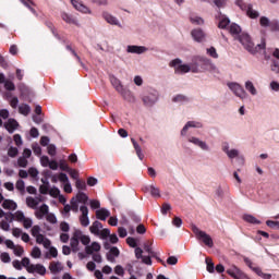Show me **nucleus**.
<instances>
[{
    "label": "nucleus",
    "mask_w": 279,
    "mask_h": 279,
    "mask_svg": "<svg viewBox=\"0 0 279 279\" xmlns=\"http://www.w3.org/2000/svg\"><path fill=\"white\" fill-rule=\"evenodd\" d=\"M239 40L241 45H243L244 49H246V51H248V53H252L253 56L258 53L259 51L265 50L266 47L265 41H262L255 47L254 43L252 41V37H250V35L245 33L239 36Z\"/></svg>",
    "instance_id": "1"
},
{
    "label": "nucleus",
    "mask_w": 279,
    "mask_h": 279,
    "mask_svg": "<svg viewBox=\"0 0 279 279\" xmlns=\"http://www.w3.org/2000/svg\"><path fill=\"white\" fill-rule=\"evenodd\" d=\"M110 82L113 88L117 90V93L122 95L124 99H126L128 101H132V99H134L132 92H130L129 89H125L121 84V81L117 78V76H110Z\"/></svg>",
    "instance_id": "2"
},
{
    "label": "nucleus",
    "mask_w": 279,
    "mask_h": 279,
    "mask_svg": "<svg viewBox=\"0 0 279 279\" xmlns=\"http://www.w3.org/2000/svg\"><path fill=\"white\" fill-rule=\"evenodd\" d=\"M89 232L94 234V236H99V239L106 240L110 236V229H104V225L98 220L94 221L89 227Z\"/></svg>",
    "instance_id": "3"
},
{
    "label": "nucleus",
    "mask_w": 279,
    "mask_h": 279,
    "mask_svg": "<svg viewBox=\"0 0 279 279\" xmlns=\"http://www.w3.org/2000/svg\"><path fill=\"white\" fill-rule=\"evenodd\" d=\"M192 231L194 232L196 239L198 241L204 242L207 247H213L215 243L213 242V238L208 235L205 231L199 230L196 226H192Z\"/></svg>",
    "instance_id": "4"
},
{
    "label": "nucleus",
    "mask_w": 279,
    "mask_h": 279,
    "mask_svg": "<svg viewBox=\"0 0 279 279\" xmlns=\"http://www.w3.org/2000/svg\"><path fill=\"white\" fill-rule=\"evenodd\" d=\"M198 60L204 71H209V73L219 74V68L215 65V63H213L210 59L202 57Z\"/></svg>",
    "instance_id": "5"
},
{
    "label": "nucleus",
    "mask_w": 279,
    "mask_h": 279,
    "mask_svg": "<svg viewBox=\"0 0 279 279\" xmlns=\"http://www.w3.org/2000/svg\"><path fill=\"white\" fill-rule=\"evenodd\" d=\"M228 86L232 93H234L235 97H240V99H245L247 97V92L243 89L239 83H228Z\"/></svg>",
    "instance_id": "6"
},
{
    "label": "nucleus",
    "mask_w": 279,
    "mask_h": 279,
    "mask_svg": "<svg viewBox=\"0 0 279 279\" xmlns=\"http://www.w3.org/2000/svg\"><path fill=\"white\" fill-rule=\"evenodd\" d=\"M170 66L175 68V73H189V71H191V65L182 64V61L180 59L172 60L170 62Z\"/></svg>",
    "instance_id": "7"
},
{
    "label": "nucleus",
    "mask_w": 279,
    "mask_h": 279,
    "mask_svg": "<svg viewBox=\"0 0 279 279\" xmlns=\"http://www.w3.org/2000/svg\"><path fill=\"white\" fill-rule=\"evenodd\" d=\"M80 210L82 213L80 217L81 226H83V228H88V226H90V219H88V207L81 206Z\"/></svg>",
    "instance_id": "8"
},
{
    "label": "nucleus",
    "mask_w": 279,
    "mask_h": 279,
    "mask_svg": "<svg viewBox=\"0 0 279 279\" xmlns=\"http://www.w3.org/2000/svg\"><path fill=\"white\" fill-rule=\"evenodd\" d=\"M70 245L72 247V252H80V230L76 229L73 232V235L71 238Z\"/></svg>",
    "instance_id": "9"
},
{
    "label": "nucleus",
    "mask_w": 279,
    "mask_h": 279,
    "mask_svg": "<svg viewBox=\"0 0 279 279\" xmlns=\"http://www.w3.org/2000/svg\"><path fill=\"white\" fill-rule=\"evenodd\" d=\"M43 202V196H37V197H32L28 196L26 197V206L28 208H32L33 210H36L38 208V204Z\"/></svg>",
    "instance_id": "10"
},
{
    "label": "nucleus",
    "mask_w": 279,
    "mask_h": 279,
    "mask_svg": "<svg viewBox=\"0 0 279 279\" xmlns=\"http://www.w3.org/2000/svg\"><path fill=\"white\" fill-rule=\"evenodd\" d=\"M49 215V205L43 204L39 208L35 211L36 219H45Z\"/></svg>",
    "instance_id": "11"
},
{
    "label": "nucleus",
    "mask_w": 279,
    "mask_h": 279,
    "mask_svg": "<svg viewBox=\"0 0 279 279\" xmlns=\"http://www.w3.org/2000/svg\"><path fill=\"white\" fill-rule=\"evenodd\" d=\"M4 128L9 132V134H14V132H16V130H19V122L15 119L10 118L4 123Z\"/></svg>",
    "instance_id": "12"
},
{
    "label": "nucleus",
    "mask_w": 279,
    "mask_h": 279,
    "mask_svg": "<svg viewBox=\"0 0 279 279\" xmlns=\"http://www.w3.org/2000/svg\"><path fill=\"white\" fill-rule=\"evenodd\" d=\"M28 274H39V276H45L47 274V268L41 264L32 265L28 267Z\"/></svg>",
    "instance_id": "13"
},
{
    "label": "nucleus",
    "mask_w": 279,
    "mask_h": 279,
    "mask_svg": "<svg viewBox=\"0 0 279 279\" xmlns=\"http://www.w3.org/2000/svg\"><path fill=\"white\" fill-rule=\"evenodd\" d=\"M25 214H23V211L17 210L14 215L9 214L5 216V219L10 221V223H12V221H19L20 223L23 222V220L25 219Z\"/></svg>",
    "instance_id": "14"
},
{
    "label": "nucleus",
    "mask_w": 279,
    "mask_h": 279,
    "mask_svg": "<svg viewBox=\"0 0 279 279\" xmlns=\"http://www.w3.org/2000/svg\"><path fill=\"white\" fill-rule=\"evenodd\" d=\"M119 254H121V252L117 246L111 247L106 255L107 260H109V263H117L116 259L119 258Z\"/></svg>",
    "instance_id": "15"
},
{
    "label": "nucleus",
    "mask_w": 279,
    "mask_h": 279,
    "mask_svg": "<svg viewBox=\"0 0 279 279\" xmlns=\"http://www.w3.org/2000/svg\"><path fill=\"white\" fill-rule=\"evenodd\" d=\"M191 36L196 43H203L204 38H206V33L201 28H196L191 32Z\"/></svg>",
    "instance_id": "16"
},
{
    "label": "nucleus",
    "mask_w": 279,
    "mask_h": 279,
    "mask_svg": "<svg viewBox=\"0 0 279 279\" xmlns=\"http://www.w3.org/2000/svg\"><path fill=\"white\" fill-rule=\"evenodd\" d=\"M35 239H36V243H38V245H43L46 250H49V247H51V241L45 238L43 233L37 235Z\"/></svg>",
    "instance_id": "17"
},
{
    "label": "nucleus",
    "mask_w": 279,
    "mask_h": 279,
    "mask_svg": "<svg viewBox=\"0 0 279 279\" xmlns=\"http://www.w3.org/2000/svg\"><path fill=\"white\" fill-rule=\"evenodd\" d=\"M101 251V244L99 242H93L90 245H87L85 247V253L90 255L95 254V252H100Z\"/></svg>",
    "instance_id": "18"
},
{
    "label": "nucleus",
    "mask_w": 279,
    "mask_h": 279,
    "mask_svg": "<svg viewBox=\"0 0 279 279\" xmlns=\"http://www.w3.org/2000/svg\"><path fill=\"white\" fill-rule=\"evenodd\" d=\"M189 142L193 143V145H196L197 147H199L204 151H208V144H206V142H204V141L197 138V137H191L189 140Z\"/></svg>",
    "instance_id": "19"
},
{
    "label": "nucleus",
    "mask_w": 279,
    "mask_h": 279,
    "mask_svg": "<svg viewBox=\"0 0 279 279\" xmlns=\"http://www.w3.org/2000/svg\"><path fill=\"white\" fill-rule=\"evenodd\" d=\"M2 208H4V210H16V208H19V205H16V202L12 199L4 198V201H2Z\"/></svg>",
    "instance_id": "20"
},
{
    "label": "nucleus",
    "mask_w": 279,
    "mask_h": 279,
    "mask_svg": "<svg viewBox=\"0 0 279 279\" xmlns=\"http://www.w3.org/2000/svg\"><path fill=\"white\" fill-rule=\"evenodd\" d=\"M51 182L53 184H57L58 182H68V175L66 173H63V172H60V173H57V174H53L51 177Z\"/></svg>",
    "instance_id": "21"
},
{
    "label": "nucleus",
    "mask_w": 279,
    "mask_h": 279,
    "mask_svg": "<svg viewBox=\"0 0 279 279\" xmlns=\"http://www.w3.org/2000/svg\"><path fill=\"white\" fill-rule=\"evenodd\" d=\"M96 217L100 221H106L107 217H110V210H108L106 208H100V209L96 210Z\"/></svg>",
    "instance_id": "22"
},
{
    "label": "nucleus",
    "mask_w": 279,
    "mask_h": 279,
    "mask_svg": "<svg viewBox=\"0 0 279 279\" xmlns=\"http://www.w3.org/2000/svg\"><path fill=\"white\" fill-rule=\"evenodd\" d=\"M131 143L136 151V156L140 158V160H143L145 155L143 154V149L141 148V145H138V142H136L134 138H131Z\"/></svg>",
    "instance_id": "23"
},
{
    "label": "nucleus",
    "mask_w": 279,
    "mask_h": 279,
    "mask_svg": "<svg viewBox=\"0 0 279 279\" xmlns=\"http://www.w3.org/2000/svg\"><path fill=\"white\" fill-rule=\"evenodd\" d=\"M145 51H147V49L145 48V46H129L128 47V52L129 53H145Z\"/></svg>",
    "instance_id": "24"
},
{
    "label": "nucleus",
    "mask_w": 279,
    "mask_h": 279,
    "mask_svg": "<svg viewBox=\"0 0 279 279\" xmlns=\"http://www.w3.org/2000/svg\"><path fill=\"white\" fill-rule=\"evenodd\" d=\"M189 128H202V123L195 121L187 122L181 131L182 136L186 135Z\"/></svg>",
    "instance_id": "25"
},
{
    "label": "nucleus",
    "mask_w": 279,
    "mask_h": 279,
    "mask_svg": "<svg viewBox=\"0 0 279 279\" xmlns=\"http://www.w3.org/2000/svg\"><path fill=\"white\" fill-rule=\"evenodd\" d=\"M71 3L73 8H75V10H77L78 12H83L84 14H87L88 9L86 8V5L82 4V2L77 0H71Z\"/></svg>",
    "instance_id": "26"
},
{
    "label": "nucleus",
    "mask_w": 279,
    "mask_h": 279,
    "mask_svg": "<svg viewBox=\"0 0 279 279\" xmlns=\"http://www.w3.org/2000/svg\"><path fill=\"white\" fill-rule=\"evenodd\" d=\"M49 269H50L51 274H60V271H62L63 267H62L61 263L52 262L49 265Z\"/></svg>",
    "instance_id": "27"
},
{
    "label": "nucleus",
    "mask_w": 279,
    "mask_h": 279,
    "mask_svg": "<svg viewBox=\"0 0 279 279\" xmlns=\"http://www.w3.org/2000/svg\"><path fill=\"white\" fill-rule=\"evenodd\" d=\"M104 19L105 21H107V23H109V25H118V27H121V25L119 24V20H117V17H114L110 13H104Z\"/></svg>",
    "instance_id": "28"
},
{
    "label": "nucleus",
    "mask_w": 279,
    "mask_h": 279,
    "mask_svg": "<svg viewBox=\"0 0 279 279\" xmlns=\"http://www.w3.org/2000/svg\"><path fill=\"white\" fill-rule=\"evenodd\" d=\"M61 19L65 23H69V25H77V20H75V17H73V15H70L69 13H62Z\"/></svg>",
    "instance_id": "29"
},
{
    "label": "nucleus",
    "mask_w": 279,
    "mask_h": 279,
    "mask_svg": "<svg viewBox=\"0 0 279 279\" xmlns=\"http://www.w3.org/2000/svg\"><path fill=\"white\" fill-rule=\"evenodd\" d=\"M245 89L251 93V95H258V92L256 90V87L254 86V83L252 81L245 82Z\"/></svg>",
    "instance_id": "30"
},
{
    "label": "nucleus",
    "mask_w": 279,
    "mask_h": 279,
    "mask_svg": "<svg viewBox=\"0 0 279 279\" xmlns=\"http://www.w3.org/2000/svg\"><path fill=\"white\" fill-rule=\"evenodd\" d=\"M246 14L250 19H258V12L252 8V4H247Z\"/></svg>",
    "instance_id": "31"
},
{
    "label": "nucleus",
    "mask_w": 279,
    "mask_h": 279,
    "mask_svg": "<svg viewBox=\"0 0 279 279\" xmlns=\"http://www.w3.org/2000/svg\"><path fill=\"white\" fill-rule=\"evenodd\" d=\"M243 219L244 221H247V223H255L256 226L260 225V220L256 219V217L252 215H244Z\"/></svg>",
    "instance_id": "32"
},
{
    "label": "nucleus",
    "mask_w": 279,
    "mask_h": 279,
    "mask_svg": "<svg viewBox=\"0 0 279 279\" xmlns=\"http://www.w3.org/2000/svg\"><path fill=\"white\" fill-rule=\"evenodd\" d=\"M78 241H81V243L83 245H87L90 243V236L85 235L81 230H80V235H78Z\"/></svg>",
    "instance_id": "33"
},
{
    "label": "nucleus",
    "mask_w": 279,
    "mask_h": 279,
    "mask_svg": "<svg viewBox=\"0 0 279 279\" xmlns=\"http://www.w3.org/2000/svg\"><path fill=\"white\" fill-rule=\"evenodd\" d=\"M229 32L232 34V36H239L241 34V26L238 24H231Z\"/></svg>",
    "instance_id": "34"
},
{
    "label": "nucleus",
    "mask_w": 279,
    "mask_h": 279,
    "mask_svg": "<svg viewBox=\"0 0 279 279\" xmlns=\"http://www.w3.org/2000/svg\"><path fill=\"white\" fill-rule=\"evenodd\" d=\"M75 199L77 203L86 204L88 196L84 192H78Z\"/></svg>",
    "instance_id": "35"
},
{
    "label": "nucleus",
    "mask_w": 279,
    "mask_h": 279,
    "mask_svg": "<svg viewBox=\"0 0 279 279\" xmlns=\"http://www.w3.org/2000/svg\"><path fill=\"white\" fill-rule=\"evenodd\" d=\"M190 21L193 25H204V19L197 15H191Z\"/></svg>",
    "instance_id": "36"
},
{
    "label": "nucleus",
    "mask_w": 279,
    "mask_h": 279,
    "mask_svg": "<svg viewBox=\"0 0 279 279\" xmlns=\"http://www.w3.org/2000/svg\"><path fill=\"white\" fill-rule=\"evenodd\" d=\"M253 271L263 279H271V274H265L260 268H253Z\"/></svg>",
    "instance_id": "37"
},
{
    "label": "nucleus",
    "mask_w": 279,
    "mask_h": 279,
    "mask_svg": "<svg viewBox=\"0 0 279 279\" xmlns=\"http://www.w3.org/2000/svg\"><path fill=\"white\" fill-rule=\"evenodd\" d=\"M143 101L146 106H153V104H156V96H144Z\"/></svg>",
    "instance_id": "38"
},
{
    "label": "nucleus",
    "mask_w": 279,
    "mask_h": 279,
    "mask_svg": "<svg viewBox=\"0 0 279 279\" xmlns=\"http://www.w3.org/2000/svg\"><path fill=\"white\" fill-rule=\"evenodd\" d=\"M70 206L72 213H80V203H77V199L72 198L70 202Z\"/></svg>",
    "instance_id": "39"
},
{
    "label": "nucleus",
    "mask_w": 279,
    "mask_h": 279,
    "mask_svg": "<svg viewBox=\"0 0 279 279\" xmlns=\"http://www.w3.org/2000/svg\"><path fill=\"white\" fill-rule=\"evenodd\" d=\"M19 112H20V114H24V117H27V114H29V112H31L29 105H21L19 107Z\"/></svg>",
    "instance_id": "40"
},
{
    "label": "nucleus",
    "mask_w": 279,
    "mask_h": 279,
    "mask_svg": "<svg viewBox=\"0 0 279 279\" xmlns=\"http://www.w3.org/2000/svg\"><path fill=\"white\" fill-rule=\"evenodd\" d=\"M41 182L44 184L40 185L39 193H41V195H47V193H49V182H45L44 179H41Z\"/></svg>",
    "instance_id": "41"
},
{
    "label": "nucleus",
    "mask_w": 279,
    "mask_h": 279,
    "mask_svg": "<svg viewBox=\"0 0 279 279\" xmlns=\"http://www.w3.org/2000/svg\"><path fill=\"white\" fill-rule=\"evenodd\" d=\"M31 256L33 258H40V256H43V251H40V247L35 246V247H33V250L31 252Z\"/></svg>",
    "instance_id": "42"
},
{
    "label": "nucleus",
    "mask_w": 279,
    "mask_h": 279,
    "mask_svg": "<svg viewBox=\"0 0 279 279\" xmlns=\"http://www.w3.org/2000/svg\"><path fill=\"white\" fill-rule=\"evenodd\" d=\"M8 156L10 158H16L19 156V148H16L14 146H10L8 149Z\"/></svg>",
    "instance_id": "43"
},
{
    "label": "nucleus",
    "mask_w": 279,
    "mask_h": 279,
    "mask_svg": "<svg viewBox=\"0 0 279 279\" xmlns=\"http://www.w3.org/2000/svg\"><path fill=\"white\" fill-rule=\"evenodd\" d=\"M61 184H63L64 193H73V187L71 186V181H69V177H68V181H63L61 182Z\"/></svg>",
    "instance_id": "44"
},
{
    "label": "nucleus",
    "mask_w": 279,
    "mask_h": 279,
    "mask_svg": "<svg viewBox=\"0 0 279 279\" xmlns=\"http://www.w3.org/2000/svg\"><path fill=\"white\" fill-rule=\"evenodd\" d=\"M172 101H174V104H184L186 101H189V98L184 95H177Z\"/></svg>",
    "instance_id": "45"
},
{
    "label": "nucleus",
    "mask_w": 279,
    "mask_h": 279,
    "mask_svg": "<svg viewBox=\"0 0 279 279\" xmlns=\"http://www.w3.org/2000/svg\"><path fill=\"white\" fill-rule=\"evenodd\" d=\"M15 189L17 191H20V193H25V181L23 180H17L16 183H15Z\"/></svg>",
    "instance_id": "46"
},
{
    "label": "nucleus",
    "mask_w": 279,
    "mask_h": 279,
    "mask_svg": "<svg viewBox=\"0 0 279 279\" xmlns=\"http://www.w3.org/2000/svg\"><path fill=\"white\" fill-rule=\"evenodd\" d=\"M40 226L38 225H35L32 229H31V233H32V236H34L36 239V236H39L41 233H40Z\"/></svg>",
    "instance_id": "47"
},
{
    "label": "nucleus",
    "mask_w": 279,
    "mask_h": 279,
    "mask_svg": "<svg viewBox=\"0 0 279 279\" xmlns=\"http://www.w3.org/2000/svg\"><path fill=\"white\" fill-rule=\"evenodd\" d=\"M144 250H145V252H147V254H149V256H151L153 258H156L157 254L151 248V244H145Z\"/></svg>",
    "instance_id": "48"
},
{
    "label": "nucleus",
    "mask_w": 279,
    "mask_h": 279,
    "mask_svg": "<svg viewBox=\"0 0 279 279\" xmlns=\"http://www.w3.org/2000/svg\"><path fill=\"white\" fill-rule=\"evenodd\" d=\"M46 221H48V223H58V218H56V215L48 211Z\"/></svg>",
    "instance_id": "49"
},
{
    "label": "nucleus",
    "mask_w": 279,
    "mask_h": 279,
    "mask_svg": "<svg viewBox=\"0 0 279 279\" xmlns=\"http://www.w3.org/2000/svg\"><path fill=\"white\" fill-rule=\"evenodd\" d=\"M75 186H76V189H78V191H86V182L85 181L77 179L75 182Z\"/></svg>",
    "instance_id": "50"
},
{
    "label": "nucleus",
    "mask_w": 279,
    "mask_h": 279,
    "mask_svg": "<svg viewBox=\"0 0 279 279\" xmlns=\"http://www.w3.org/2000/svg\"><path fill=\"white\" fill-rule=\"evenodd\" d=\"M228 25H230V20L228 17H223L219 24H218V27L220 29H226V27H228Z\"/></svg>",
    "instance_id": "51"
},
{
    "label": "nucleus",
    "mask_w": 279,
    "mask_h": 279,
    "mask_svg": "<svg viewBox=\"0 0 279 279\" xmlns=\"http://www.w3.org/2000/svg\"><path fill=\"white\" fill-rule=\"evenodd\" d=\"M149 192L153 195V197H160V190L158 187L150 185Z\"/></svg>",
    "instance_id": "52"
},
{
    "label": "nucleus",
    "mask_w": 279,
    "mask_h": 279,
    "mask_svg": "<svg viewBox=\"0 0 279 279\" xmlns=\"http://www.w3.org/2000/svg\"><path fill=\"white\" fill-rule=\"evenodd\" d=\"M207 54L210 56V58H219V54L217 53V49H215V47L207 48Z\"/></svg>",
    "instance_id": "53"
},
{
    "label": "nucleus",
    "mask_w": 279,
    "mask_h": 279,
    "mask_svg": "<svg viewBox=\"0 0 279 279\" xmlns=\"http://www.w3.org/2000/svg\"><path fill=\"white\" fill-rule=\"evenodd\" d=\"M8 221L9 220L5 219L0 222V228H1V230H4V232H10V222H8Z\"/></svg>",
    "instance_id": "54"
},
{
    "label": "nucleus",
    "mask_w": 279,
    "mask_h": 279,
    "mask_svg": "<svg viewBox=\"0 0 279 279\" xmlns=\"http://www.w3.org/2000/svg\"><path fill=\"white\" fill-rule=\"evenodd\" d=\"M266 226H268V228H272L274 230H279V221L267 220Z\"/></svg>",
    "instance_id": "55"
},
{
    "label": "nucleus",
    "mask_w": 279,
    "mask_h": 279,
    "mask_svg": "<svg viewBox=\"0 0 279 279\" xmlns=\"http://www.w3.org/2000/svg\"><path fill=\"white\" fill-rule=\"evenodd\" d=\"M13 253L15 254V256H22L25 251L23 250V246L15 245V247L13 248Z\"/></svg>",
    "instance_id": "56"
},
{
    "label": "nucleus",
    "mask_w": 279,
    "mask_h": 279,
    "mask_svg": "<svg viewBox=\"0 0 279 279\" xmlns=\"http://www.w3.org/2000/svg\"><path fill=\"white\" fill-rule=\"evenodd\" d=\"M23 227L26 229V230H29V228H32V226H34V222L32 221V219L31 218H25L24 220H23Z\"/></svg>",
    "instance_id": "57"
},
{
    "label": "nucleus",
    "mask_w": 279,
    "mask_h": 279,
    "mask_svg": "<svg viewBox=\"0 0 279 279\" xmlns=\"http://www.w3.org/2000/svg\"><path fill=\"white\" fill-rule=\"evenodd\" d=\"M4 88L7 90H16V86L14 85V83L12 81H5Z\"/></svg>",
    "instance_id": "58"
},
{
    "label": "nucleus",
    "mask_w": 279,
    "mask_h": 279,
    "mask_svg": "<svg viewBox=\"0 0 279 279\" xmlns=\"http://www.w3.org/2000/svg\"><path fill=\"white\" fill-rule=\"evenodd\" d=\"M59 167L61 169V171H70L71 168H69V163L66 162V160H60L59 161Z\"/></svg>",
    "instance_id": "59"
},
{
    "label": "nucleus",
    "mask_w": 279,
    "mask_h": 279,
    "mask_svg": "<svg viewBox=\"0 0 279 279\" xmlns=\"http://www.w3.org/2000/svg\"><path fill=\"white\" fill-rule=\"evenodd\" d=\"M213 3L216 8H226L228 0H213Z\"/></svg>",
    "instance_id": "60"
},
{
    "label": "nucleus",
    "mask_w": 279,
    "mask_h": 279,
    "mask_svg": "<svg viewBox=\"0 0 279 279\" xmlns=\"http://www.w3.org/2000/svg\"><path fill=\"white\" fill-rule=\"evenodd\" d=\"M17 165H19V167H22L23 169H25V167H27V165H28L27 158L20 157L17 159Z\"/></svg>",
    "instance_id": "61"
},
{
    "label": "nucleus",
    "mask_w": 279,
    "mask_h": 279,
    "mask_svg": "<svg viewBox=\"0 0 279 279\" xmlns=\"http://www.w3.org/2000/svg\"><path fill=\"white\" fill-rule=\"evenodd\" d=\"M48 193L51 197H58L60 195V189L53 186L49 190Z\"/></svg>",
    "instance_id": "62"
},
{
    "label": "nucleus",
    "mask_w": 279,
    "mask_h": 279,
    "mask_svg": "<svg viewBox=\"0 0 279 279\" xmlns=\"http://www.w3.org/2000/svg\"><path fill=\"white\" fill-rule=\"evenodd\" d=\"M227 156L228 158H236L239 157V150L238 149H231V150H227Z\"/></svg>",
    "instance_id": "63"
},
{
    "label": "nucleus",
    "mask_w": 279,
    "mask_h": 279,
    "mask_svg": "<svg viewBox=\"0 0 279 279\" xmlns=\"http://www.w3.org/2000/svg\"><path fill=\"white\" fill-rule=\"evenodd\" d=\"M0 259L2 260V263H10V260H12V258H10V254L5 252L1 253Z\"/></svg>",
    "instance_id": "64"
}]
</instances>
